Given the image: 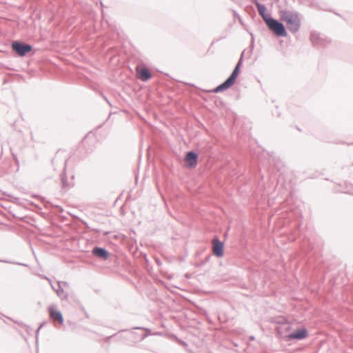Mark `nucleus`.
<instances>
[{"label": "nucleus", "mask_w": 353, "mask_h": 353, "mask_svg": "<svg viewBox=\"0 0 353 353\" xmlns=\"http://www.w3.org/2000/svg\"><path fill=\"white\" fill-rule=\"evenodd\" d=\"M280 19L286 24L288 29L292 32H297L301 26V19L299 14L289 10L279 12Z\"/></svg>", "instance_id": "obj_1"}, {"label": "nucleus", "mask_w": 353, "mask_h": 353, "mask_svg": "<svg viewBox=\"0 0 353 353\" xmlns=\"http://www.w3.org/2000/svg\"><path fill=\"white\" fill-rule=\"evenodd\" d=\"M11 48L19 57H24L32 50L33 47L31 44L16 40L12 42Z\"/></svg>", "instance_id": "obj_2"}, {"label": "nucleus", "mask_w": 353, "mask_h": 353, "mask_svg": "<svg viewBox=\"0 0 353 353\" xmlns=\"http://www.w3.org/2000/svg\"><path fill=\"white\" fill-rule=\"evenodd\" d=\"M241 61V60L238 62L237 65H236L234 70H233L232 74L230 77L222 84L216 87L213 92L215 93L223 91L225 90L228 89L230 88L235 82L240 70Z\"/></svg>", "instance_id": "obj_3"}, {"label": "nucleus", "mask_w": 353, "mask_h": 353, "mask_svg": "<svg viewBox=\"0 0 353 353\" xmlns=\"http://www.w3.org/2000/svg\"><path fill=\"white\" fill-rule=\"evenodd\" d=\"M265 21L270 30L274 32L277 36H287L288 33L281 23L273 19H265Z\"/></svg>", "instance_id": "obj_4"}, {"label": "nucleus", "mask_w": 353, "mask_h": 353, "mask_svg": "<svg viewBox=\"0 0 353 353\" xmlns=\"http://www.w3.org/2000/svg\"><path fill=\"white\" fill-rule=\"evenodd\" d=\"M48 281H50L52 289L56 292V294H57V296L59 298H61L62 300L64 299V300H66L68 301L70 299H71L72 298L73 294H69L68 293H66L64 292L63 287H69V283L67 281H62V282L58 281V283H57L58 288H55L53 286V285L52 284L50 280L48 279Z\"/></svg>", "instance_id": "obj_5"}, {"label": "nucleus", "mask_w": 353, "mask_h": 353, "mask_svg": "<svg viewBox=\"0 0 353 353\" xmlns=\"http://www.w3.org/2000/svg\"><path fill=\"white\" fill-rule=\"evenodd\" d=\"M165 188L169 196V201L171 205L174 207V199L176 196V193L174 187L172 180H170L169 176H167L165 181Z\"/></svg>", "instance_id": "obj_6"}, {"label": "nucleus", "mask_w": 353, "mask_h": 353, "mask_svg": "<svg viewBox=\"0 0 353 353\" xmlns=\"http://www.w3.org/2000/svg\"><path fill=\"white\" fill-rule=\"evenodd\" d=\"M48 312L50 318L52 321H57L61 325L63 323V316L61 312L57 309V306L50 305L48 307Z\"/></svg>", "instance_id": "obj_7"}, {"label": "nucleus", "mask_w": 353, "mask_h": 353, "mask_svg": "<svg viewBox=\"0 0 353 353\" xmlns=\"http://www.w3.org/2000/svg\"><path fill=\"white\" fill-rule=\"evenodd\" d=\"M224 244L219 239H214L212 241V252L214 255L221 258L223 256Z\"/></svg>", "instance_id": "obj_8"}, {"label": "nucleus", "mask_w": 353, "mask_h": 353, "mask_svg": "<svg viewBox=\"0 0 353 353\" xmlns=\"http://www.w3.org/2000/svg\"><path fill=\"white\" fill-rule=\"evenodd\" d=\"M198 155L193 152L187 153L185 159V167L187 168H194L197 165Z\"/></svg>", "instance_id": "obj_9"}, {"label": "nucleus", "mask_w": 353, "mask_h": 353, "mask_svg": "<svg viewBox=\"0 0 353 353\" xmlns=\"http://www.w3.org/2000/svg\"><path fill=\"white\" fill-rule=\"evenodd\" d=\"M92 254L102 260H107L110 256V252L105 248L95 246L92 250Z\"/></svg>", "instance_id": "obj_10"}, {"label": "nucleus", "mask_w": 353, "mask_h": 353, "mask_svg": "<svg viewBox=\"0 0 353 353\" xmlns=\"http://www.w3.org/2000/svg\"><path fill=\"white\" fill-rule=\"evenodd\" d=\"M137 77L141 81L147 82L152 78V74L148 68L143 66L140 69L137 68Z\"/></svg>", "instance_id": "obj_11"}, {"label": "nucleus", "mask_w": 353, "mask_h": 353, "mask_svg": "<svg viewBox=\"0 0 353 353\" xmlns=\"http://www.w3.org/2000/svg\"><path fill=\"white\" fill-rule=\"evenodd\" d=\"M65 169H66V161L65 162V166L63 171L60 174V179L61 182V186L62 189L65 191H67L70 188L74 186V183H69L68 181L67 175L65 173Z\"/></svg>", "instance_id": "obj_12"}, {"label": "nucleus", "mask_w": 353, "mask_h": 353, "mask_svg": "<svg viewBox=\"0 0 353 353\" xmlns=\"http://www.w3.org/2000/svg\"><path fill=\"white\" fill-rule=\"evenodd\" d=\"M308 333L307 330L305 328H302L301 330H298L294 332L289 334L288 338L289 339H303L307 336Z\"/></svg>", "instance_id": "obj_13"}, {"label": "nucleus", "mask_w": 353, "mask_h": 353, "mask_svg": "<svg viewBox=\"0 0 353 353\" xmlns=\"http://www.w3.org/2000/svg\"><path fill=\"white\" fill-rule=\"evenodd\" d=\"M135 330H141L144 331V333L142 334V336L141 337V339H140L141 341L144 340L145 338H147L149 336L159 334V332H156L154 334H152V330L150 328H147L145 327H134L132 328L130 330L132 331V333H134L133 331Z\"/></svg>", "instance_id": "obj_14"}, {"label": "nucleus", "mask_w": 353, "mask_h": 353, "mask_svg": "<svg viewBox=\"0 0 353 353\" xmlns=\"http://www.w3.org/2000/svg\"><path fill=\"white\" fill-rule=\"evenodd\" d=\"M257 8H258V11H259V14L262 16V17L263 18L264 20H265V19H270L265 14L266 8L265 6L258 4Z\"/></svg>", "instance_id": "obj_15"}, {"label": "nucleus", "mask_w": 353, "mask_h": 353, "mask_svg": "<svg viewBox=\"0 0 353 353\" xmlns=\"http://www.w3.org/2000/svg\"><path fill=\"white\" fill-rule=\"evenodd\" d=\"M165 150H167L168 151H170L172 152V157L174 159H176V152H175V150H174V145H172L169 141H167L166 142V146H165Z\"/></svg>", "instance_id": "obj_16"}, {"label": "nucleus", "mask_w": 353, "mask_h": 353, "mask_svg": "<svg viewBox=\"0 0 353 353\" xmlns=\"http://www.w3.org/2000/svg\"><path fill=\"white\" fill-rule=\"evenodd\" d=\"M163 163L168 168L170 172H174V165L172 161H170L169 159H165L163 161Z\"/></svg>", "instance_id": "obj_17"}, {"label": "nucleus", "mask_w": 353, "mask_h": 353, "mask_svg": "<svg viewBox=\"0 0 353 353\" xmlns=\"http://www.w3.org/2000/svg\"><path fill=\"white\" fill-rule=\"evenodd\" d=\"M47 323V322L45 321L43 322H42L40 325L39 326V327L37 328V330H36V332H35V341H36V343L38 342L39 341V331Z\"/></svg>", "instance_id": "obj_18"}, {"label": "nucleus", "mask_w": 353, "mask_h": 353, "mask_svg": "<svg viewBox=\"0 0 353 353\" xmlns=\"http://www.w3.org/2000/svg\"><path fill=\"white\" fill-rule=\"evenodd\" d=\"M175 261H176V258L174 256H172V257L165 256L164 257L165 265H170V264L173 263Z\"/></svg>", "instance_id": "obj_19"}, {"label": "nucleus", "mask_w": 353, "mask_h": 353, "mask_svg": "<svg viewBox=\"0 0 353 353\" xmlns=\"http://www.w3.org/2000/svg\"><path fill=\"white\" fill-rule=\"evenodd\" d=\"M0 262L5 263H10V264L28 266V265L26 264V263L14 262V261H9V260H6V259H0Z\"/></svg>", "instance_id": "obj_20"}, {"label": "nucleus", "mask_w": 353, "mask_h": 353, "mask_svg": "<svg viewBox=\"0 0 353 353\" xmlns=\"http://www.w3.org/2000/svg\"><path fill=\"white\" fill-rule=\"evenodd\" d=\"M155 261H156V263L157 264L158 266L160 267V266L163 265V263H162V261H161L160 259L156 258L155 259Z\"/></svg>", "instance_id": "obj_21"}, {"label": "nucleus", "mask_w": 353, "mask_h": 353, "mask_svg": "<svg viewBox=\"0 0 353 353\" xmlns=\"http://www.w3.org/2000/svg\"><path fill=\"white\" fill-rule=\"evenodd\" d=\"M81 310L83 312V313L85 314V316L87 319H89L90 316H89V314H88V312H86V310H85V308L83 307H81Z\"/></svg>", "instance_id": "obj_22"}, {"label": "nucleus", "mask_w": 353, "mask_h": 353, "mask_svg": "<svg viewBox=\"0 0 353 353\" xmlns=\"http://www.w3.org/2000/svg\"><path fill=\"white\" fill-rule=\"evenodd\" d=\"M91 231H93V232H94L95 233H97V234L101 232V230L97 229V228H92Z\"/></svg>", "instance_id": "obj_23"}, {"label": "nucleus", "mask_w": 353, "mask_h": 353, "mask_svg": "<svg viewBox=\"0 0 353 353\" xmlns=\"http://www.w3.org/2000/svg\"><path fill=\"white\" fill-rule=\"evenodd\" d=\"M83 224H84L85 227L87 229H88L89 230H90V231H91V229H92V228L89 226V225L88 224V223H87V222H84V223H83Z\"/></svg>", "instance_id": "obj_24"}, {"label": "nucleus", "mask_w": 353, "mask_h": 353, "mask_svg": "<svg viewBox=\"0 0 353 353\" xmlns=\"http://www.w3.org/2000/svg\"><path fill=\"white\" fill-rule=\"evenodd\" d=\"M102 97L104 99V100H105L107 101V103H108V104L111 105V104H110V101H108V98L105 95H103V94H102Z\"/></svg>", "instance_id": "obj_25"}, {"label": "nucleus", "mask_w": 353, "mask_h": 353, "mask_svg": "<svg viewBox=\"0 0 353 353\" xmlns=\"http://www.w3.org/2000/svg\"><path fill=\"white\" fill-rule=\"evenodd\" d=\"M113 336H114V335H112V336H108V337L105 339V341H106L107 342H108V341L110 340V339H111Z\"/></svg>", "instance_id": "obj_26"}, {"label": "nucleus", "mask_w": 353, "mask_h": 353, "mask_svg": "<svg viewBox=\"0 0 353 353\" xmlns=\"http://www.w3.org/2000/svg\"><path fill=\"white\" fill-rule=\"evenodd\" d=\"M110 233V232H109V231H106V232H105L103 233V235H104V236H108Z\"/></svg>", "instance_id": "obj_27"}, {"label": "nucleus", "mask_w": 353, "mask_h": 353, "mask_svg": "<svg viewBox=\"0 0 353 353\" xmlns=\"http://www.w3.org/2000/svg\"><path fill=\"white\" fill-rule=\"evenodd\" d=\"M204 263V261H201L199 264V263H196L195 264L196 266H199V265H201Z\"/></svg>", "instance_id": "obj_28"}, {"label": "nucleus", "mask_w": 353, "mask_h": 353, "mask_svg": "<svg viewBox=\"0 0 353 353\" xmlns=\"http://www.w3.org/2000/svg\"><path fill=\"white\" fill-rule=\"evenodd\" d=\"M128 330H128V329H125V330H121L120 332H125V331H128Z\"/></svg>", "instance_id": "obj_29"}, {"label": "nucleus", "mask_w": 353, "mask_h": 353, "mask_svg": "<svg viewBox=\"0 0 353 353\" xmlns=\"http://www.w3.org/2000/svg\"><path fill=\"white\" fill-rule=\"evenodd\" d=\"M171 292L174 294L175 293V291L174 290H171Z\"/></svg>", "instance_id": "obj_30"}, {"label": "nucleus", "mask_w": 353, "mask_h": 353, "mask_svg": "<svg viewBox=\"0 0 353 353\" xmlns=\"http://www.w3.org/2000/svg\"><path fill=\"white\" fill-rule=\"evenodd\" d=\"M74 179V175H72V179Z\"/></svg>", "instance_id": "obj_31"}]
</instances>
